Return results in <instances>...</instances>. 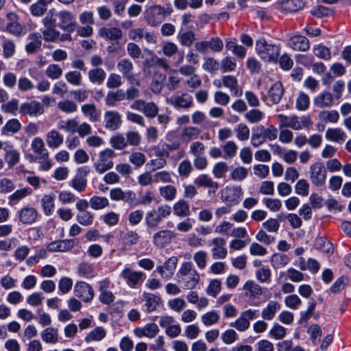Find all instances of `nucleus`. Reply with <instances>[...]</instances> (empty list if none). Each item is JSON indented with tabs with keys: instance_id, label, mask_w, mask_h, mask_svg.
<instances>
[{
	"instance_id": "obj_1",
	"label": "nucleus",
	"mask_w": 351,
	"mask_h": 351,
	"mask_svg": "<svg viewBox=\"0 0 351 351\" xmlns=\"http://www.w3.org/2000/svg\"><path fill=\"white\" fill-rule=\"evenodd\" d=\"M178 282L184 284L185 289H192L199 281V274L191 262H184L178 272Z\"/></svg>"
},
{
	"instance_id": "obj_2",
	"label": "nucleus",
	"mask_w": 351,
	"mask_h": 351,
	"mask_svg": "<svg viewBox=\"0 0 351 351\" xmlns=\"http://www.w3.org/2000/svg\"><path fill=\"white\" fill-rule=\"evenodd\" d=\"M256 50L260 58L267 62H277L280 52L279 45L269 43L263 38L256 42Z\"/></svg>"
},
{
	"instance_id": "obj_3",
	"label": "nucleus",
	"mask_w": 351,
	"mask_h": 351,
	"mask_svg": "<svg viewBox=\"0 0 351 351\" xmlns=\"http://www.w3.org/2000/svg\"><path fill=\"white\" fill-rule=\"evenodd\" d=\"M171 12V9L167 11L163 7L159 5H152L148 7L145 11V20L148 25L157 26L165 20L166 16L170 14Z\"/></svg>"
},
{
	"instance_id": "obj_4",
	"label": "nucleus",
	"mask_w": 351,
	"mask_h": 351,
	"mask_svg": "<svg viewBox=\"0 0 351 351\" xmlns=\"http://www.w3.org/2000/svg\"><path fill=\"white\" fill-rule=\"evenodd\" d=\"M246 302L253 306H259L261 297L263 293V288L253 280H247L243 285Z\"/></svg>"
},
{
	"instance_id": "obj_5",
	"label": "nucleus",
	"mask_w": 351,
	"mask_h": 351,
	"mask_svg": "<svg viewBox=\"0 0 351 351\" xmlns=\"http://www.w3.org/2000/svg\"><path fill=\"white\" fill-rule=\"evenodd\" d=\"M171 208L168 205H163L147 213L145 216L146 224L149 228H155L161 222L163 218L171 215Z\"/></svg>"
},
{
	"instance_id": "obj_6",
	"label": "nucleus",
	"mask_w": 351,
	"mask_h": 351,
	"mask_svg": "<svg viewBox=\"0 0 351 351\" xmlns=\"http://www.w3.org/2000/svg\"><path fill=\"white\" fill-rule=\"evenodd\" d=\"M115 156L116 154L112 149L107 148L101 151L99 153L98 160L93 164L95 171L101 174L112 169L114 166L112 158Z\"/></svg>"
},
{
	"instance_id": "obj_7",
	"label": "nucleus",
	"mask_w": 351,
	"mask_h": 351,
	"mask_svg": "<svg viewBox=\"0 0 351 351\" xmlns=\"http://www.w3.org/2000/svg\"><path fill=\"white\" fill-rule=\"evenodd\" d=\"M56 16L58 19L57 26L64 32L71 33L75 30L77 22L71 12L62 10L56 13Z\"/></svg>"
},
{
	"instance_id": "obj_8",
	"label": "nucleus",
	"mask_w": 351,
	"mask_h": 351,
	"mask_svg": "<svg viewBox=\"0 0 351 351\" xmlns=\"http://www.w3.org/2000/svg\"><path fill=\"white\" fill-rule=\"evenodd\" d=\"M309 178L315 186H322L326 180V169L322 162H315L310 167Z\"/></svg>"
},
{
	"instance_id": "obj_9",
	"label": "nucleus",
	"mask_w": 351,
	"mask_h": 351,
	"mask_svg": "<svg viewBox=\"0 0 351 351\" xmlns=\"http://www.w3.org/2000/svg\"><path fill=\"white\" fill-rule=\"evenodd\" d=\"M133 110L140 111L149 119H153L158 115L159 108L153 101L146 102L143 99H136L130 105Z\"/></svg>"
},
{
	"instance_id": "obj_10",
	"label": "nucleus",
	"mask_w": 351,
	"mask_h": 351,
	"mask_svg": "<svg viewBox=\"0 0 351 351\" xmlns=\"http://www.w3.org/2000/svg\"><path fill=\"white\" fill-rule=\"evenodd\" d=\"M243 194L241 186H227L222 191L221 199L229 206L237 205L239 203Z\"/></svg>"
},
{
	"instance_id": "obj_11",
	"label": "nucleus",
	"mask_w": 351,
	"mask_h": 351,
	"mask_svg": "<svg viewBox=\"0 0 351 351\" xmlns=\"http://www.w3.org/2000/svg\"><path fill=\"white\" fill-rule=\"evenodd\" d=\"M223 47L222 40L219 37H213L209 40L199 41L195 43V49L204 53L208 49L214 52H220Z\"/></svg>"
},
{
	"instance_id": "obj_12",
	"label": "nucleus",
	"mask_w": 351,
	"mask_h": 351,
	"mask_svg": "<svg viewBox=\"0 0 351 351\" xmlns=\"http://www.w3.org/2000/svg\"><path fill=\"white\" fill-rule=\"evenodd\" d=\"M104 127L106 130L115 131L118 130L122 124L121 114L116 110H108L104 115Z\"/></svg>"
},
{
	"instance_id": "obj_13",
	"label": "nucleus",
	"mask_w": 351,
	"mask_h": 351,
	"mask_svg": "<svg viewBox=\"0 0 351 351\" xmlns=\"http://www.w3.org/2000/svg\"><path fill=\"white\" fill-rule=\"evenodd\" d=\"M167 102L176 108L189 109L193 106V97L187 93H182L168 98Z\"/></svg>"
},
{
	"instance_id": "obj_14",
	"label": "nucleus",
	"mask_w": 351,
	"mask_h": 351,
	"mask_svg": "<svg viewBox=\"0 0 351 351\" xmlns=\"http://www.w3.org/2000/svg\"><path fill=\"white\" fill-rule=\"evenodd\" d=\"M194 184L199 187L208 188V194L209 196H215L217 191L219 188L218 182L214 181L207 174H200L194 180Z\"/></svg>"
},
{
	"instance_id": "obj_15",
	"label": "nucleus",
	"mask_w": 351,
	"mask_h": 351,
	"mask_svg": "<svg viewBox=\"0 0 351 351\" xmlns=\"http://www.w3.org/2000/svg\"><path fill=\"white\" fill-rule=\"evenodd\" d=\"M74 294L85 302H90L94 298V291L92 287L82 281L77 282L75 285Z\"/></svg>"
},
{
	"instance_id": "obj_16",
	"label": "nucleus",
	"mask_w": 351,
	"mask_h": 351,
	"mask_svg": "<svg viewBox=\"0 0 351 351\" xmlns=\"http://www.w3.org/2000/svg\"><path fill=\"white\" fill-rule=\"evenodd\" d=\"M121 276L131 287H135L137 285L142 283L145 279V274L143 271H132L129 267L125 268L122 271Z\"/></svg>"
},
{
	"instance_id": "obj_17",
	"label": "nucleus",
	"mask_w": 351,
	"mask_h": 351,
	"mask_svg": "<svg viewBox=\"0 0 351 351\" xmlns=\"http://www.w3.org/2000/svg\"><path fill=\"white\" fill-rule=\"evenodd\" d=\"M175 236L170 230H159L153 235V243L158 248H163L171 243Z\"/></svg>"
},
{
	"instance_id": "obj_18",
	"label": "nucleus",
	"mask_w": 351,
	"mask_h": 351,
	"mask_svg": "<svg viewBox=\"0 0 351 351\" xmlns=\"http://www.w3.org/2000/svg\"><path fill=\"white\" fill-rule=\"evenodd\" d=\"M177 264L178 258L173 256L169 258L162 265L158 266L156 271L162 278L169 280L173 276Z\"/></svg>"
},
{
	"instance_id": "obj_19",
	"label": "nucleus",
	"mask_w": 351,
	"mask_h": 351,
	"mask_svg": "<svg viewBox=\"0 0 351 351\" xmlns=\"http://www.w3.org/2000/svg\"><path fill=\"white\" fill-rule=\"evenodd\" d=\"M19 112L23 115L38 117L44 112L42 104L37 101L23 103L19 107Z\"/></svg>"
},
{
	"instance_id": "obj_20",
	"label": "nucleus",
	"mask_w": 351,
	"mask_h": 351,
	"mask_svg": "<svg viewBox=\"0 0 351 351\" xmlns=\"http://www.w3.org/2000/svg\"><path fill=\"white\" fill-rule=\"evenodd\" d=\"M38 217L37 210L33 207L25 206L18 212L19 221L24 225H31L36 221Z\"/></svg>"
},
{
	"instance_id": "obj_21",
	"label": "nucleus",
	"mask_w": 351,
	"mask_h": 351,
	"mask_svg": "<svg viewBox=\"0 0 351 351\" xmlns=\"http://www.w3.org/2000/svg\"><path fill=\"white\" fill-rule=\"evenodd\" d=\"M226 243V240L221 237H216L211 240L210 245H213L211 252L214 259H223L226 257L228 251L225 247Z\"/></svg>"
},
{
	"instance_id": "obj_22",
	"label": "nucleus",
	"mask_w": 351,
	"mask_h": 351,
	"mask_svg": "<svg viewBox=\"0 0 351 351\" xmlns=\"http://www.w3.org/2000/svg\"><path fill=\"white\" fill-rule=\"evenodd\" d=\"M75 245L73 239L59 240L49 243L47 249L50 252H65L71 250Z\"/></svg>"
},
{
	"instance_id": "obj_23",
	"label": "nucleus",
	"mask_w": 351,
	"mask_h": 351,
	"mask_svg": "<svg viewBox=\"0 0 351 351\" xmlns=\"http://www.w3.org/2000/svg\"><path fill=\"white\" fill-rule=\"evenodd\" d=\"M289 47L295 51H306L310 48V43L307 38L302 35L291 36L287 43Z\"/></svg>"
},
{
	"instance_id": "obj_24",
	"label": "nucleus",
	"mask_w": 351,
	"mask_h": 351,
	"mask_svg": "<svg viewBox=\"0 0 351 351\" xmlns=\"http://www.w3.org/2000/svg\"><path fill=\"white\" fill-rule=\"evenodd\" d=\"M117 69L123 75V77L130 82L135 80L133 73L134 66L132 61L128 58L120 60L117 63Z\"/></svg>"
},
{
	"instance_id": "obj_25",
	"label": "nucleus",
	"mask_w": 351,
	"mask_h": 351,
	"mask_svg": "<svg viewBox=\"0 0 351 351\" xmlns=\"http://www.w3.org/2000/svg\"><path fill=\"white\" fill-rule=\"evenodd\" d=\"M31 147L34 152L36 154V157L29 156L32 161L36 162L40 160L41 158H47L49 156V152L45 148L44 141L41 138H35L32 141Z\"/></svg>"
},
{
	"instance_id": "obj_26",
	"label": "nucleus",
	"mask_w": 351,
	"mask_h": 351,
	"mask_svg": "<svg viewBox=\"0 0 351 351\" xmlns=\"http://www.w3.org/2000/svg\"><path fill=\"white\" fill-rule=\"evenodd\" d=\"M334 99L331 93L324 91L313 99V104L319 108H329L333 106Z\"/></svg>"
},
{
	"instance_id": "obj_27",
	"label": "nucleus",
	"mask_w": 351,
	"mask_h": 351,
	"mask_svg": "<svg viewBox=\"0 0 351 351\" xmlns=\"http://www.w3.org/2000/svg\"><path fill=\"white\" fill-rule=\"evenodd\" d=\"M258 317V311L247 310L243 312L240 317L235 322L234 326L237 329H247L250 326V321Z\"/></svg>"
},
{
	"instance_id": "obj_28",
	"label": "nucleus",
	"mask_w": 351,
	"mask_h": 351,
	"mask_svg": "<svg viewBox=\"0 0 351 351\" xmlns=\"http://www.w3.org/2000/svg\"><path fill=\"white\" fill-rule=\"evenodd\" d=\"M110 197L114 201H123L131 203L135 198V194L131 191H123L121 188H114L110 190Z\"/></svg>"
},
{
	"instance_id": "obj_29",
	"label": "nucleus",
	"mask_w": 351,
	"mask_h": 351,
	"mask_svg": "<svg viewBox=\"0 0 351 351\" xmlns=\"http://www.w3.org/2000/svg\"><path fill=\"white\" fill-rule=\"evenodd\" d=\"M221 80L223 86L229 88L234 96H241L243 92L239 88L238 81L235 77L232 75H226L222 77Z\"/></svg>"
},
{
	"instance_id": "obj_30",
	"label": "nucleus",
	"mask_w": 351,
	"mask_h": 351,
	"mask_svg": "<svg viewBox=\"0 0 351 351\" xmlns=\"http://www.w3.org/2000/svg\"><path fill=\"white\" fill-rule=\"evenodd\" d=\"M29 42L25 46L28 53H34L40 50L42 45V37L39 33L30 34L28 36Z\"/></svg>"
},
{
	"instance_id": "obj_31",
	"label": "nucleus",
	"mask_w": 351,
	"mask_h": 351,
	"mask_svg": "<svg viewBox=\"0 0 351 351\" xmlns=\"http://www.w3.org/2000/svg\"><path fill=\"white\" fill-rule=\"evenodd\" d=\"M278 117L280 122V129L282 128H291L295 130H301V124L298 117H288L281 114H278Z\"/></svg>"
},
{
	"instance_id": "obj_32",
	"label": "nucleus",
	"mask_w": 351,
	"mask_h": 351,
	"mask_svg": "<svg viewBox=\"0 0 351 351\" xmlns=\"http://www.w3.org/2000/svg\"><path fill=\"white\" fill-rule=\"evenodd\" d=\"M284 94V88L281 82H275L268 91V97L272 104H278Z\"/></svg>"
},
{
	"instance_id": "obj_33",
	"label": "nucleus",
	"mask_w": 351,
	"mask_h": 351,
	"mask_svg": "<svg viewBox=\"0 0 351 351\" xmlns=\"http://www.w3.org/2000/svg\"><path fill=\"white\" fill-rule=\"evenodd\" d=\"M125 98V91L123 89H117L115 91H109L105 98L106 105L114 107L118 102L123 101Z\"/></svg>"
},
{
	"instance_id": "obj_34",
	"label": "nucleus",
	"mask_w": 351,
	"mask_h": 351,
	"mask_svg": "<svg viewBox=\"0 0 351 351\" xmlns=\"http://www.w3.org/2000/svg\"><path fill=\"white\" fill-rule=\"evenodd\" d=\"M63 136L56 130L49 131L46 135V142L50 148H58L63 143Z\"/></svg>"
},
{
	"instance_id": "obj_35",
	"label": "nucleus",
	"mask_w": 351,
	"mask_h": 351,
	"mask_svg": "<svg viewBox=\"0 0 351 351\" xmlns=\"http://www.w3.org/2000/svg\"><path fill=\"white\" fill-rule=\"evenodd\" d=\"M82 112L90 122H96L101 119V113L94 104H84L82 106Z\"/></svg>"
},
{
	"instance_id": "obj_36",
	"label": "nucleus",
	"mask_w": 351,
	"mask_h": 351,
	"mask_svg": "<svg viewBox=\"0 0 351 351\" xmlns=\"http://www.w3.org/2000/svg\"><path fill=\"white\" fill-rule=\"evenodd\" d=\"M99 34L101 37L110 40H118L122 37V32L118 27H102L99 29Z\"/></svg>"
},
{
	"instance_id": "obj_37",
	"label": "nucleus",
	"mask_w": 351,
	"mask_h": 351,
	"mask_svg": "<svg viewBox=\"0 0 351 351\" xmlns=\"http://www.w3.org/2000/svg\"><path fill=\"white\" fill-rule=\"evenodd\" d=\"M142 300L145 302V305L148 312H152L156 310L160 302V297L147 292L143 293Z\"/></svg>"
},
{
	"instance_id": "obj_38",
	"label": "nucleus",
	"mask_w": 351,
	"mask_h": 351,
	"mask_svg": "<svg viewBox=\"0 0 351 351\" xmlns=\"http://www.w3.org/2000/svg\"><path fill=\"white\" fill-rule=\"evenodd\" d=\"M304 6L302 0H282L279 4V9L287 12H296Z\"/></svg>"
},
{
	"instance_id": "obj_39",
	"label": "nucleus",
	"mask_w": 351,
	"mask_h": 351,
	"mask_svg": "<svg viewBox=\"0 0 351 351\" xmlns=\"http://www.w3.org/2000/svg\"><path fill=\"white\" fill-rule=\"evenodd\" d=\"M175 215L179 217H188L191 215L189 203L184 199H180L173 206Z\"/></svg>"
},
{
	"instance_id": "obj_40",
	"label": "nucleus",
	"mask_w": 351,
	"mask_h": 351,
	"mask_svg": "<svg viewBox=\"0 0 351 351\" xmlns=\"http://www.w3.org/2000/svg\"><path fill=\"white\" fill-rule=\"evenodd\" d=\"M280 308V304L274 300H271L267 304V306L261 311V316L264 319L271 320L276 312Z\"/></svg>"
},
{
	"instance_id": "obj_41",
	"label": "nucleus",
	"mask_w": 351,
	"mask_h": 351,
	"mask_svg": "<svg viewBox=\"0 0 351 351\" xmlns=\"http://www.w3.org/2000/svg\"><path fill=\"white\" fill-rule=\"evenodd\" d=\"M346 133L340 128H330L326 132V138L331 141L342 143L346 139Z\"/></svg>"
},
{
	"instance_id": "obj_42",
	"label": "nucleus",
	"mask_w": 351,
	"mask_h": 351,
	"mask_svg": "<svg viewBox=\"0 0 351 351\" xmlns=\"http://www.w3.org/2000/svg\"><path fill=\"white\" fill-rule=\"evenodd\" d=\"M55 195L53 193L49 195H45L41 199V205L44 211V213L47 216L52 215L55 208Z\"/></svg>"
},
{
	"instance_id": "obj_43",
	"label": "nucleus",
	"mask_w": 351,
	"mask_h": 351,
	"mask_svg": "<svg viewBox=\"0 0 351 351\" xmlns=\"http://www.w3.org/2000/svg\"><path fill=\"white\" fill-rule=\"evenodd\" d=\"M88 77L90 82L100 85L104 82L106 73L103 69L95 68L88 71Z\"/></svg>"
},
{
	"instance_id": "obj_44",
	"label": "nucleus",
	"mask_w": 351,
	"mask_h": 351,
	"mask_svg": "<svg viewBox=\"0 0 351 351\" xmlns=\"http://www.w3.org/2000/svg\"><path fill=\"white\" fill-rule=\"evenodd\" d=\"M21 129V123L17 119L8 120L1 128L2 135L16 134Z\"/></svg>"
},
{
	"instance_id": "obj_45",
	"label": "nucleus",
	"mask_w": 351,
	"mask_h": 351,
	"mask_svg": "<svg viewBox=\"0 0 351 351\" xmlns=\"http://www.w3.org/2000/svg\"><path fill=\"white\" fill-rule=\"evenodd\" d=\"M120 239L125 245H132L137 243L139 236L136 231L125 230L121 232Z\"/></svg>"
},
{
	"instance_id": "obj_46",
	"label": "nucleus",
	"mask_w": 351,
	"mask_h": 351,
	"mask_svg": "<svg viewBox=\"0 0 351 351\" xmlns=\"http://www.w3.org/2000/svg\"><path fill=\"white\" fill-rule=\"evenodd\" d=\"M32 193V190L29 188H24L16 191L8 198L9 204L14 206L19 202L21 199L29 195Z\"/></svg>"
},
{
	"instance_id": "obj_47",
	"label": "nucleus",
	"mask_w": 351,
	"mask_h": 351,
	"mask_svg": "<svg viewBox=\"0 0 351 351\" xmlns=\"http://www.w3.org/2000/svg\"><path fill=\"white\" fill-rule=\"evenodd\" d=\"M229 171V167L226 162L215 163L212 169V173L217 179L224 178Z\"/></svg>"
},
{
	"instance_id": "obj_48",
	"label": "nucleus",
	"mask_w": 351,
	"mask_h": 351,
	"mask_svg": "<svg viewBox=\"0 0 351 351\" xmlns=\"http://www.w3.org/2000/svg\"><path fill=\"white\" fill-rule=\"evenodd\" d=\"M5 154L4 159L10 168L17 164L20 159V154L16 149L4 148Z\"/></svg>"
},
{
	"instance_id": "obj_49",
	"label": "nucleus",
	"mask_w": 351,
	"mask_h": 351,
	"mask_svg": "<svg viewBox=\"0 0 351 351\" xmlns=\"http://www.w3.org/2000/svg\"><path fill=\"white\" fill-rule=\"evenodd\" d=\"M77 128V121L75 119L60 120L58 123V128L67 132L75 133Z\"/></svg>"
},
{
	"instance_id": "obj_50",
	"label": "nucleus",
	"mask_w": 351,
	"mask_h": 351,
	"mask_svg": "<svg viewBox=\"0 0 351 351\" xmlns=\"http://www.w3.org/2000/svg\"><path fill=\"white\" fill-rule=\"evenodd\" d=\"M110 144L114 149L118 150H122L128 146L126 138L123 134L119 133L110 138Z\"/></svg>"
},
{
	"instance_id": "obj_51",
	"label": "nucleus",
	"mask_w": 351,
	"mask_h": 351,
	"mask_svg": "<svg viewBox=\"0 0 351 351\" xmlns=\"http://www.w3.org/2000/svg\"><path fill=\"white\" fill-rule=\"evenodd\" d=\"M160 195L166 200V201H172L173 200L177 194V189L173 185H166L164 186H161L159 189Z\"/></svg>"
},
{
	"instance_id": "obj_52",
	"label": "nucleus",
	"mask_w": 351,
	"mask_h": 351,
	"mask_svg": "<svg viewBox=\"0 0 351 351\" xmlns=\"http://www.w3.org/2000/svg\"><path fill=\"white\" fill-rule=\"evenodd\" d=\"M289 261V258L285 254L276 253L271 258L274 268L278 269L285 267Z\"/></svg>"
},
{
	"instance_id": "obj_53",
	"label": "nucleus",
	"mask_w": 351,
	"mask_h": 351,
	"mask_svg": "<svg viewBox=\"0 0 351 351\" xmlns=\"http://www.w3.org/2000/svg\"><path fill=\"white\" fill-rule=\"evenodd\" d=\"M221 149L224 153L223 158L228 159L232 158L236 156L238 147L235 142L229 141L221 146Z\"/></svg>"
},
{
	"instance_id": "obj_54",
	"label": "nucleus",
	"mask_w": 351,
	"mask_h": 351,
	"mask_svg": "<svg viewBox=\"0 0 351 351\" xmlns=\"http://www.w3.org/2000/svg\"><path fill=\"white\" fill-rule=\"evenodd\" d=\"M258 130L262 132L265 140L274 141L277 138L278 129L273 125H269L267 128L262 125H258Z\"/></svg>"
},
{
	"instance_id": "obj_55",
	"label": "nucleus",
	"mask_w": 351,
	"mask_h": 351,
	"mask_svg": "<svg viewBox=\"0 0 351 351\" xmlns=\"http://www.w3.org/2000/svg\"><path fill=\"white\" fill-rule=\"evenodd\" d=\"M200 133L201 131L199 128L196 127L189 126L184 128L182 130L181 136L184 140L189 142L197 138Z\"/></svg>"
},
{
	"instance_id": "obj_56",
	"label": "nucleus",
	"mask_w": 351,
	"mask_h": 351,
	"mask_svg": "<svg viewBox=\"0 0 351 351\" xmlns=\"http://www.w3.org/2000/svg\"><path fill=\"white\" fill-rule=\"evenodd\" d=\"M76 220L84 226H89L93 223L94 215L88 210L80 212L77 214Z\"/></svg>"
},
{
	"instance_id": "obj_57",
	"label": "nucleus",
	"mask_w": 351,
	"mask_h": 351,
	"mask_svg": "<svg viewBox=\"0 0 351 351\" xmlns=\"http://www.w3.org/2000/svg\"><path fill=\"white\" fill-rule=\"evenodd\" d=\"M42 34L46 42H56L59 36V31L56 29V27H45Z\"/></svg>"
},
{
	"instance_id": "obj_58",
	"label": "nucleus",
	"mask_w": 351,
	"mask_h": 351,
	"mask_svg": "<svg viewBox=\"0 0 351 351\" xmlns=\"http://www.w3.org/2000/svg\"><path fill=\"white\" fill-rule=\"evenodd\" d=\"M69 184L70 186L77 192L82 193L87 186V179L75 176Z\"/></svg>"
},
{
	"instance_id": "obj_59",
	"label": "nucleus",
	"mask_w": 351,
	"mask_h": 351,
	"mask_svg": "<svg viewBox=\"0 0 351 351\" xmlns=\"http://www.w3.org/2000/svg\"><path fill=\"white\" fill-rule=\"evenodd\" d=\"M179 42L182 46L190 47L195 40V33L192 31H187L180 33L178 36Z\"/></svg>"
},
{
	"instance_id": "obj_60",
	"label": "nucleus",
	"mask_w": 351,
	"mask_h": 351,
	"mask_svg": "<svg viewBox=\"0 0 351 351\" xmlns=\"http://www.w3.org/2000/svg\"><path fill=\"white\" fill-rule=\"evenodd\" d=\"M90 207L94 210H101L108 206L109 202L106 197L93 196L89 202Z\"/></svg>"
},
{
	"instance_id": "obj_61",
	"label": "nucleus",
	"mask_w": 351,
	"mask_h": 351,
	"mask_svg": "<svg viewBox=\"0 0 351 351\" xmlns=\"http://www.w3.org/2000/svg\"><path fill=\"white\" fill-rule=\"evenodd\" d=\"M313 53L319 58L324 60H330L331 53L329 48L323 45H315L313 48Z\"/></svg>"
},
{
	"instance_id": "obj_62",
	"label": "nucleus",
	"mask_w": 351,
	"mask_h": 351,
	"mask_svg": "<svg viewBox=\"0 0 351 351\" xmlns=\"http://www.w3.org/2000/svg\"><path fill=\"white\" fill-rule=\"evenodd\" d=\"M339 118V113L336 110H323L319 114V119L325 122L336 123Z\"/></svg>"
},
{
	"instance_id": "obj_63",
	"label": "nucleus",
	"mask_w": 351,
	"mask_h": 351,
	"mask_svg": "<svg viewBox=\"0 0 351 351\" xmlns=\"http://www.w3.org/2000/svg\"><path fill=\"white\" fill-rule=\"evenodd\" d=\"M129 161L136 168H139L145 164L146 156L142 152H133L129 156Z\"/></svg>"
},
{
	"instance_id": "obj_64",
	"label": "nucleus",
	"mask_w": 351,
	"mask_h": 351,
	"mask_svg": "<svg viewBox=\"0 0 351 351\" xmlns=\"http://www.w3.org/2000/svg\"><path fill=\"white\" fill-rule=\"evenodd\" d=\"M63 71L62 68L56 64H49L46 69L47 76L52 80H57L62 75Z\"/></svg>"
}]
</instances>
